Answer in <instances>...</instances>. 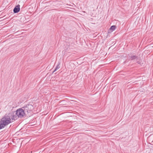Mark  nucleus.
<instances>
[{
	"mask_svg": "<svg viewBox=\"0 0 153 153\" xmlns=\"http://www.w3.org/2000/svg\"><path fill=\"white\" fill-rule=\"evenodd\" d=\"M137 58V56H131L130 58V59L131 60H133Z\"/></svg>",
	"mask_w": 153,
	"mask_h": 153,
	"instance_id": "5",
	"label": "nucleus"
},
{
	"mask_svg": "<svg viewBox=\"0 0 153 153\" xmlns=\"http://www.w3.org/2000/svg\"><path fill=\"white\" fill-rule=\"evenodd\" d=\"M17 119L16 116L13 113L6 114L0 120V130L4 128Z\"/></svg>",
	"mask_w": 153,
	"mask_h": 153,
	"instance_id": "1",
	"label": "nucleus"
},
{
	"mask_svg": "<svg viewBox=\"0 0 153 153\" xmlns=\"http://www.w3.org/2000/svg\"><path fill=\"white\" fill-rule=\"evenodd\" d=\"M20 10V5H18L16 6L13 9V12L15 13H17L19 12Z\"/></svg>",
	"mask_w": 153,
	"mask_h": 153,
	"instance_id": "4",
	"label": "nucleus"
},
{
	"mask_svg": "<svg viewBox=\"0 0 153 153\" xmlns=\"http://www.w3.org/2000/svg\"><path fill=\"white\" fill-rule=\"evenodd\" d=\"M16 117L21 118L23 117L26 114L23 109L22 108L18 109L16 111Z\"/></svg>",
	"mask_w": 153,
	"mask_h": 153,
	"instance_id": "3",
	"label": "nucleus"
},
{
	"mask_svg": "<svg viewBox=\"0 0 153 153\" xmlns=\"http://www.w3.org/2000/svg\"><path fill=\"white\" fill-rule=\"evenodd\" d=\"M116 28V27L115 25H113L110 27V29L112 30V31H114L115 30Z\"/></svg>",
	"mask_w": 153,
	"mask_h": 153,
	"instance_id": "7",
	"label": "nucleus"
},
{
	"mask_svg": "<svg viewBox=\"0 0 153 153\" xmlns=\"http://www.w3.org/2000/svg\"><path fill=\"white\" fill-rule=\"evenodd\" d=\"M60 63H59V64L56 66L55 69L53 71V72H54L55 71H56L60 67Z\"/></svg>",
	"mask_w": 153,
	"mask_h": 153,
	"instance_id": "6",
	"label": "nucleus"
},
{
	"mask_svg": "<svg viewBox=\"0 0 153 153\" xmlns=\"http://www.w3.org/2000/svg\"><path fill=\"white\" fill-rule=\"evenodd\" d=\"M23 109L25 114L29 113L30 111H32L34 109L33 106L30 104H27L22 108Z\"/></svg>",
	"mask_w": 153,
	"mask_h": 153,
	"instance_id": "2",
	"label": "nucleus"
}]
</instances>
